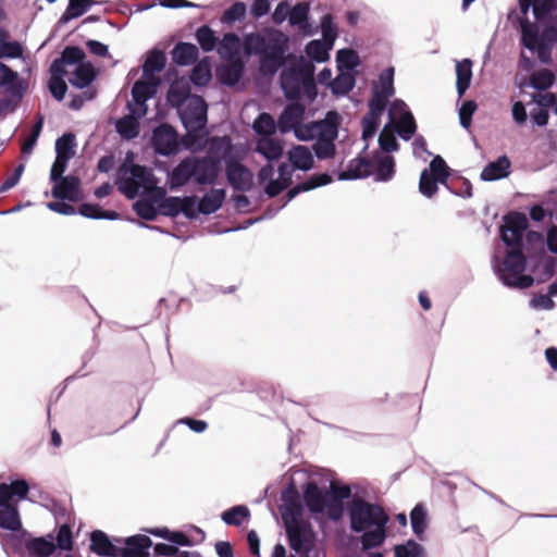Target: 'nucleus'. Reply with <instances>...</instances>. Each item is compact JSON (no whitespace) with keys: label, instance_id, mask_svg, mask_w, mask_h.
Listing matches in <instances>:
<instances>
[{"label":"nucleus","instance_id":"f257e3e1","mask_svg":"<svg viewBox=\"0 0 557 557\" xmlns=\"http://www.w3.org/2000/svg\"><path fill=\"white\" fill-rule=\"evenodd\" d=\"M347 512L350 530L361 533L363 550L377 548L385 542L389 517L381 505L354 496L348 503Z\"/></svg>","mask_w":557,"mask_h":557},{"label":"nucleus","instance_id":"f03ea898","mask_svg":"<svg viewBox=\"0 0 557 557\" xmlns=\"http://www.w3.org/2000/svg\"><path fill=\"white\" fill-rule=\"evenodd\" d=\"M288 37L273 29L265 34L249 33L244 37L243 49L246 55L259 58V73L273 76L285 63Z\"/></svg>","mask_w":557,"mask_h":557},{"label":"nucleus","instance_id":"7ed1b4c3","mask_svg":"<svg viewBox=\"0 0 557 557\" xmlns=\"http://www.w3.org/2000/svg\"><path fill=\"white\" fill-rule=\"evenodd\" d=\"M314 65L311 61L301 59L281 72L280 84L285 98L289 101L299 100L302 96L310 101L318 95L314 82Z\"/></svg>","mask_w":557,"mask_h":557},{"label":"nucleus","instance_id":"20e7f679","mask_svg":"<svg viewBox=\"0 0 557 557\" xmlns=\"http://www.w3.org/2000/svg\"><path fill=\"white\" fill-rule=\"evenodd\" d=\"M527 268V258L522 248H511L505 256L502 264L494 262V272L499 281L509 288L525 289L534 284V277L523 274Z\"/></svg>","mask_w":557,"mask_h":557},{"label":"nucleus","instance_id":"39448f33","mask_svg":"<svg viewBox=\"0 0 557 557\" xmlns=\"http://www.w3.org/2000/svg\"><path fill=\"white\" fill-rule=\"evenodd\" d=\"M521 44L531 52H536L542 63H549L552 60V46L557 42V27L546 26L542 33L535 24L529 20H520Z\"/></svg>","mask_w":557,"mask_h":557},{"label":"nucleus","instance_id":"423d86ee","mask_svg":"<svg viewBox=\"0 0 557 557\" xmlns=\"http://www.w3.org/2000/svg\"><path fill=\"white\" fill-rule=\"evenodd\" d=\"M450 169L441 156H435L428 169L421 172L419 181V191L428 198L437 193V184L444 185L447 189H453L449 184Z\"/></svg>","mask_w":557,"mask_h":557},{"label":"nucleus","instance_id":"0eeeda50","mask_svg":"<svg viewBox=\"0 0 557 557\" xmlns=\"http://www.w3.org/2000/svg\"><path fill=\"white\" fill-rule=\"evenodd\" d=\"M177 113L188 134L198 133L207 125L208 104L198 95L189 98V101Z\"/></svg>","mask_w":557,"mask_h":557},{"label":"nucleus","instance_id":"6e6552de","mask_svg":"<svg viewBox=\"0 0 557 557\" xmlns=\"http://www.w3.org/2000/svg\"><path fill=\"white\" fill-rule=\"evenodd\" d=\"M392 96L383 94L372 88L371 98L369 99L368 113L362 117V139L369 140L374 137L380 123L381 117L387 107V103Z\"/></svg>","mask_w":557,"mask_h":557},{"label":"nucleus","instance_id":"1a4fd4ad","mask_svg":"<svg viewBox=\"0 0 557 557\" xmlns=\"http://www.w3.org/2000/svg\"><path fill=\"white\" fill-rule=\"evenodd\" d=\"M388 119L403 140L408 141L413 137L417 131L416 120L404 100L395 99L391 102Z\"/></svg>","mask_w":557,"mask_h":557},{"label":"nucleus","instance_id":"9d476101","mask_svg":"<svg viewBox=\"0 0 557 557\" xmlns=\"http://www.w3.org/2000/svg\"><path fill=\"white\" fill-rule=\"evenodd\" d=\"M160 85L158 77H144L134 83L132 87V102H128L127 108L129 112L137 116H145L147 114L146 102L153 98Z\"/></svg>","mask_w":557,"mask_h":557},{"label":"nucleus","instance_id":"9b49d317","mask_svg":"<svg viewBox=\"0 0 557 557\" xmlns=\"http://www.w3.org/2000/svg\"><path fill=\"white\" fill-rule=\"evenodd\" d=\"M194 182L197 185H214L220 175L221 157L211 153L203 157L191 156Z\"/></svg>","mask_w":557,"mask_h":557},{"label":"nucleus","instance_id":"f8f14e48","mask_svg":"<svg viewBox=\"0 0 557 557\" xmlns=\"http://www.w3.org/2000/svg\"><path fill=\"white\" fill-rule=\"evenodd\" d=\"M151 144L157 154L174 156L180 148L178 134L172 125L162 123L152 131Z\"/></svg>","mask_w":557,"mask_h":557},{"label":"nucleus","instance_id":"ddd939ff","mask_svg":"<svg viewBox=\"0 0 557 557\" xmlns=\"http://www.w3.org/2000/svg\"><path fill=\"white\" fill-rule=\"evenodd\" d=\"M154 187V181L151 170L144 165L134 164L129 170V176L126 177L120 186V190L128 198L134 199L140 188L150 189Z\"/></svg>","mask_w":557,"mask_h":557},{"label":"nucleus","instance_id":"4468645a","mask_svg":"<svg viewBox=\"0 0 557 557\" xmlns=\"http://www.w3.org/2000/svg\"><path fill=\"white\" fill-rule=\"evenodd\" d=\"M286 534L290 548L307 557L312 547V530L310 524L294 519L290 522H286Z\"/></svg>","mask_w":557,"mask_h":557},{"label":"nucleus","instance_id":"2eb2a0df","mask_svg":"<svg viewBox=\"0 0 557 557\" xmlns=\"http://www.w3.org/2000/svg\"><path fill=\"white\" fill-rule=\"evenodd\" d=\"M226 180L228 184L238 191H248L253 184L251 171L237 160H226Z\"/></svg>","mask_w":557,"mask_h":557},{"label":"nucleus","instance_id":"dca6fc26","mask_svg":"<svg viewBox=\"0 0 557 557\" xmlns=\"http://www.w3.org/2000/svg\"><path fill=\"white\" fill-rule=\"evenodd\" d=\"M86 54L84 50L77 46H66L61 55L57 58L50 65V74H66V65H78L84 63Z\"/></svg>","mask_w":557,"mask_h":557},{"label":"nucleus","instance_id":"f3484780","mask_svg":"<svg viewBox=\"0 0 557 557\" xmlns=\"http://www.w3.org/2000/svg\"><path fill=\"white\" fill-rule=\"evenodd\" d=\"M245 62L243 59L227 61L226 64L220 65L215 75L218 81L227 87L236 86L244 76Z\"/></svg>","mask_w":557,"mask_h":557},{"label":"nucleus","instance_id":"a211bd4d","mask_svg":"<svg viewBox=\"0 0 557 557\" xmlns=\"http://www.w3.org/2000/svg\"><path fill=\"white\" fill-rule=\"evenodd\" d=\"M306 108L300 102H290L281 112L277 119V129L286 134L294 129L302 120Z\"/></svg>","mask_w":557,"mask_h":557},{"label":"nucleus","instance_id":"6ab92c4d","mask_svg":"<svg viewBox=\"0 0 557 557\" xmlns=\"http://www.w3.org/2000/svg\"><path fill=\"white\" fill-rule=\"evenodd\" d=\"M194 181L191 156L182 159L169 173L168 185L171 190L180 189Z\"/></svg>","mask_w":557,"mask_h":557},{"label":"nucleus","instance_id":"aec40b11","mask_svg":"<svg viewBox=\"0 0 557 557\" xmlns=\"http://www.w3.org/2000/svg\"><path fill=\"white\" fill-rule=\"evenodd\" d=\"M121 428L122 426L109 428L107 424V417L96 411L88 412L84 421L85 434L88 438L111 435Z\"/></svg>","mask_w":557,"mask_h":557},{"label":"nucleus","instance_id":"412c9836","mask_svg":"<svg viewBox=\"0 0 557 557\" xmlns=\"http://www.w3.org/2000/svg\"><path fill=\"white\" fill-rule=\"evenodd\" d=\"M336 136L337 128L334 125H327L326 129H321L318 140L312 147L314 156L319 160H325L335 154L334 140Z\"/></svg>","mask_w":557,"mask_h":557},{"label":"nucleus","instance_id":"4be33fe9","mask_svg":"<svg viewBox=\"0 0 557 557\" xmlns=\"http://www.w3.org/2000/svg\"><path fill=\"white\" fill-rule=\"evenodd\" d=\"M329 499V492L319 488L317 483L308 482L304 488V500L311 513H322Z\"/></svg>","mask_w":557,"mask_h":557},{"label":"nucleus","instance_id":"5701e85b","mask_svg":"<svg viewBox=\"0 0 557 557\" xmlns=\"http://www.w3.org/2000/svg\"><path fill=\"white\" fill-rule=\"evenodd\" d=\"M152 541L147 535H133L125 540V547L120 548L117 557H149L148 549Z\"/></svg>","mask_w":557,"mask_h":557},{"label":"nucleus","instance_id":"b1692460","mask_svg":"<svg viewBox=\"0 0 557 557\" xmlns=\"http://www.w3.org/2000/svg\"><path fill=\"white\" fill-rule=\"evenodd\" d=\"M0 87L5 88L10 95L17 99H21L26 90V85L18 78L17 72L2 62H0Z\"/></svg>","mask_w":557,"mask_h":557},{"label":"nucleus","instance_id":"393cba45","mask_svg":"<svg viewBox=\"0 0 557 557\" xmlns=\"http://www.w3.org/2000/svg\"><path fill=\"white\" fill-rule=\"evenodd\" d=\"M372 162L367 157H357L349 161L346 170L338 173L339 181L366 178L371 175Z\"/></svg>","mask_w":557,"mask_h":557},{"label":"nucleus","instance_id":"a878e982","mask_svg":"<svg viewBox=\"0 0 557 557\" xmlns=\"http://www.w3.org/2000/svg\"><path fill=\"white\" fill-rule=\"evenodd\" d=\"M90 549L101 557H117V553L120 552V547L114 545L109 536L100 530L91 532Z\"/></svg>","mask_w":557,"mask_h":557},{"label":"nucleus","instance_id":"bb28decb","mask_svg":"<svg viewBox=\"0 0 557 557\" xmlns=\"http://www.w3.org/2000/svg\"><path fill=\"white\" fill-rule=\"evenodd\" d=\"M25 549L32 557H50L57 549L53 536L32 537L25 541Z\"/></svg>","mask_w":557,"mask_h":557},{"label":"nucleus","instance_id":"cd10ccee","mask_svg":"<svg viewBox=\"0 0 557 557\" xmlns=\"http://www.w3.org/2000/svg\"><path fill=\"white\" fill-rule=\"evenodd\" d=\"M79 191V181L74 176H65L61 177L59 181L54 182V186L52 188V196L60 200H77Z\"/></svg>","mask_w":557,"mask_h":557},{"label":"nucleus","instance_id":"c85d7f7f","mask_svg":"<svg viewBox=\"0 0 557 557\" xmlns=\"http://www.w3.org/2000/svg\"><path fill=\"white\" fill-rule=\"evenodd\" d=\"M309 12H310V3L306 1H301L296 3L289 13V24L292 26H297L299 29L308 36L314 34V30L311 28L309 24Z\"/></svg>","mask_w":557,"mask_h":557},{"label":"nucleus","instance_id":"c756f323","mask_svg":"<svg viewBox=\"0 0 557 557\" xmlns=\"http://www.w3.org/2000/svg\"><path fill=\"white\" fill-rule=\"evenodd\" d=\"M75 146V135L72 133H65L57 139L55 152L61 171H65L67 162L74 157Z\"/></svg>","mask_w":557,"mask_h":557},{"label":"nucleus","instance_id":"7c9ffc66","mask_svg":"<svg viewBox=\"0 0 557 557\" xmlns=\"http://www.w3.org/2000/svg\"><path fill=\"white\" fill-rule=\"evenodd\" d=\"M510 161L506 156L497 158L495 161L490 162L482 170L480 177L482 181L492 182L508 176Z\"/></svg>","mask_w":557,"mask_h":557},{"label":"nucleus","instance_id":"2f4dec72","mask_svg":"<svg viewBox=\"0 0 557 557\" xmlns=\"http://www.w3.org/2000/svg\"><path fill=\"white\" fill-rule=\"evenodd\" d=\"M240 48L242 42L238 35L235 33H226L219 42L218 53L226 61L242 59L239 57Z\"/></svg>","mask_w":557,"mask_h":557},{"label":"nucleus","instance_id":"473e14b6","mask_svg":"<svg viewBox=\"0 0 557 557\" xmlns=\"http://www.w3.org/2000/svg\"><path fill=\"white\" fill-rule=\"evenodd\" d=\"M199 57V50L196 45L190 42H178L172 50L173 61L181 66L194 64Z\"/></svg>","mask_w":557,"mask_h":557},{"label":"nucleus","instance_id":"72a5a7b5","mask_svg":"<svg viewBox=\"0 0 557 557\" xmlns=\"http://www.w3.org/2000/svg\"><path fill=\"white\" fill-rule=\"evenodd\" d=\"M224 199V189H211L201 197L197 205V210L201 214H212L222 207Z\"/></svg>","mask_w":557,"mask_h":557},{"label":"nucleus","instance_id":"f704fd0d","mask_svg":"<svg viewBox=\"0 0 557 557\" xmlns=\"http://www.w3.org/2000/svg\"><path fill=\"white\" fill-rule=\"evenodd\" d=\"M456 89L459 98H461L467 89L470 87L472 78V61L470 59H463L456 63Z\"/></svg>","mask_w":557,"mask_h":557},{"label":"nucleus","instance_id":"c9c22d12","mask_svg":"<svg viewBox=\"0 0 557 557\" xmlns=\"http://www.w3.org/2000/svg\"><path fill=\"white\" fill-rule=\"evenodd\" d=\"M256 151L269 161L278 160L283 154L281 140L271 137H262L258 140Z\"/></svg>","mask_w":557,"mask_h":557},{"label":"nucleus","instance_id":"e433bc0d","mask_svg":"<svg viewBox=\"0 0 557 557\" xmlns=\"http://www.w3.org/2000/svg\"><path fill=\"white\" fill-rule=\"evenodd\" d=\"M143 116H137L136 114L129 112L128 115H125L119 119L115 123L116 132L124 139L131 140L136 138L139 135V122L138 120Z\"/></svg>","mask_w":557,"mask_h":557},{"label":"nucleus","instance_id":"4c0bfd02","mask_svg":"<svg viewBox=\"0 0 557 557\" xmlns=\"http://www.w3.org/2000/svg\"><path fill=\"white\" fill-rule=\"evenodd\" d=\"M95 3V0H69L67 8L58 21L59 26L67 24L70 21L82 16Z\"/></svg>","mask_w":557,"mask_h":557},{"label":"nucleus","instance_id":"58836bf2","mask_svg":"<svg viewBox=\"0 0 557 557\" xmlns=\"http://www.w3.org/2000/svg\"><path fill=\"white\" fill-rule=\"evenodd\" d=\"M166 64L165 54L159 49H152L147 53L143 64L144 77H156L154 73L161 72Z\"/></svg>","mask_w":557,"mask_h":557},{"label":"nucleus","instance_id":"ea45409f","mask_svg":"<svg viewBox=\"0 0 557 557\" xmlns=\"http://www.w3.org/2000/svg\"><path fill=\"white\" fill-rule=\"evenodd\" d=\"M96 78V72L91 63L85 62L76 66L72 77L69 79L70 84L76 88L83 89L91 84Z\"/></svg>","mask_w":557,"mask_h":557},{"label":"nucleus","instance_id":"a19ab883","mask_svg":"<svg viewBox=\"0 0 557 557\" xmlns=\"http://www.w3.org/2000/svg\"><path fill=\"white\" fill-rule=\"evenodd\" d=\"M333 45L324 39H314L306 45L305 51L312 61L323 63L330 59V50H332Z\"/></svg>","mask_w":557,"mask_h":557},{"label":"nucleus","instance_id":"79ce46f5","mask_svg":"<svg viewBox=\"0 0 557 557\" xmlns=\"http://www.w3.org/2000/svg\"><path fill=\"white\" fill-rule=\"evenodd\" d=\"M292 166L301 171H309L313 165L311 151L305 146H296L288 152Z\"/></svg>","mask_w":557,"mask_h":557},{"label":"nucleus","instance_id":"37998d69","mask_svg":"<svg viewBox=\"0 0 557 557\" xmlns=\"http://www.w3.org/2000/svg\"><path fill=\"white\" fill-rule=\"evenodd\" d=\"M356 85L355 74L338 71L337 76L329 83V87L335 96H346Z\"/></svg>","mask_w":557,"mask_h":557},{"label":"nucleus","instance_id":"c03bdc74","mask_svg":"<svg viewBox=\"0 0 557 557\" xmlns=\"http://www.w3.org/2000/svg\"><path fill=\"white\" fill-rule=\"evenodd\" d=\"M195 95L190 94V88L184 84H172L168 91V101L177 112L189 101Z\"/></svg>","mask_w":557,"mask_h":557},{"label":"nucleus","instance_id":"a18cd8bd","mask_svg":"<svg viewBox=\"0 0 557 557\" xmlns=\"http://www.w3.org/2000/svg\"><path fill=\"white\" fill-rule=\"evenodd\" d=\"M0 528L13 532L22 529V522L16 506H0Z\"/></svg>","mask_w":557,"mask_h":557},{"label":"nucleus","instance_id":"49530a36","mask_svg":"<svg viewBox=\"0 0 557 557\" xmlns=\"http://www.w3.org/2000/svg\"><path fill=\"white\" fill-rule=\"evenodd\" d=\"M337 70L342 72H350L355 74V70L360 64L358 53L349 48L339 49L336 53Z\"/></svg>","mask_w":557,"mask_h":557},{"label":"nucleus","instance_id":"de8ad7c7","mask_svg":"<svg viewBox=\"0 0 557 557\" xmlns=\"http://www.w3.org/2000/svg\"><path fill=\"white\" fill-rule=\"evenodd\" d=\"M376 170L374 174L375 182H389L395 175V160L392 156H375Z\"/></svg>","mask_w":557,"mask_h":557},{"label":"nucleus","instance_id":"09e8293b","mask_svg":"<svg viewBox=\"0 0 557 557\" xmlns=\"http://www.w3.org/2000/svg\"><path fill=\"white\" fill-rule=\"evenodd\" d=\"M252 128L256 134L270 137L276 132L277 123L270 113L262 112L255 119Z\"/></svg>","mask_w":557,"mask_h":557},{"label":"nucleus","instance_id":"8fccbe9b","mask_svg":"<svg viewBox=\"0 0 557 557\" xmlns=\"http://www.w3.org/2000/svg\"><path fill=\"white\" fill-rule=\"evenodd\" d=\"M250 517V511L245 505L234 506L222 512L221 518L227 525L238 527Z\"/></svg>","mask_w":557,"mask_h":557},{"label":"nucleus","instance_id":"3c124183","mask_svg":"<svg viewBox=\"0 0 557 557\" xmlns=\"http://www.w3.org/2000/svg\"><path fill=\"white\" fill-rule=\"evenodd\" d=\"M327 125L329 124L324 122H312L309 124L299 123L293 131L299 140L307 141L313 139L317 134L320 135L321 129H326Z\"/></svg>","mask_w":557,"mask_h":557},{"label":"nucleus","instance_id":"603ef678","mask_svg":"<svg viewBox=\"0 0 557 557\" xmlns=\"http://www.w3.org/2000/svg\"><path fill=\"white\" fill-rule=\"evenodd\" d=\"M195 37L205 52H211L216 47L218 38L209 25H202L197 28Z\"/></svg>","mask_w":557,"mask_h":557},{"label":"nucleus","instance_id":"864d4df0","mask_svg":"<svg viewBox=\"0 0 557 557\" xmlns=\"http://www.w3.org/2000/svg\"><path fill=\"white\" fill-rule=\"evenodd\" d=\"M412 532L420 539H423L426 529V511L423 505L418 504L410 512Z\"/></svg>","mask_w":557,"mask_h":557},{"label":"nucleus","instance_id":"5fc2aeb1","mask_svg":"<svg viewBox=\"0 0 557 557\" xmlns=\"http://www.w3.org/2000/svg\"><path fill=\"white\" fill-rule=\"evenodd\" d=\"M394 75L393 66L384 69L379 75V83H374L372 88L393 97L395 95Z\"/></svg>","mask_w":557,"mask_h":557},{"label":"nucleus","instance_id":"6e6d98bb","mask_svg":"<svg viewBox=\"0 0 557 557\" xmlns=\"http://www.w3.org/2000/svg\"><path fill=\"white\" fill-rule=\"evenodd\" d=\"M148 533L169 540L171 543H173L175 546H191L193 543L190 539L183 532L176 531V532H170L168 529H149L147 530Z\"/></svg>","mask_w":557,"mask_h":557},{"label":"nucleus","instance_id":"4d7b16f0","mask_svg":"<svg viewBox=\"0 0 557 557\" xmlns=\"http://www.w3.org/2000/svg\"><path fill=\"white\" fill-rule=\"evenodd\" d=\"M394 553L398 557H428L425 548L413 540L395 546Z\"/></svg>","mask_w":557,"mask_h":557},{"label":"nucleus","instance_id":"13d9d810","mask_svg":"<svg viewBox=\"0 0 557 557\" xmlns=\"http://www.w3.org/2000/svg\"><path fill=\"white\" fill-rule=\"evenodd\" d=\"M333 181L332 176L329 173H319L313 174L308 177L306 181L298 183L297 186L300 193L309 191L314 188L325 186Z\"/></svg>","mask_w":557,"mask_h":557},{"label":"nucleus","instance_id":"bf43d9fd","mask_svg":"<svg viewBox=\"0 0 557 557\" xmlns=\"http://www.w3.org/2000/svg\"><path fill=\"white\" fill-rule=\"evenodd\" d=\"M555 76L548 70L534 73L530 78V85L536 90H546L553 86Z\"/></svg>","mask_w":557,"mask_h":557},{"label":"nucleus","instance_id":"052dcab7","mask_svg":"<svg viewBox=\"0 0 557 557\" xmlns=\"http://www.w3.org/2000/svg\"><path fill=\"white\" fill-rule=\"evenodd\" d=\"M65 74H51V77L49 79V90L51 96L58 100L61 101L64 99L67 86L65 81L63 79Z\"/></svg>","mask_w":557,"mask_h":557},{"label":"nucleus","instance_id":"680f3d73","mask_svg":"<svg viewBox=\"0 0 557 557\" xmlns=\"http://www.w3.org/2000/svg\"><path fill=\"white\" fill-rule=\"evenodd\" d=\"M182 197L171 196L159 203L161 213L165 216L175 218L181 214Z\"/></svg>","mask_w":557,"mask_h":557},{"label":"nucleus","instance_id":"e2e57ef3","mask_svg":"<svg viewBox=\"0 0 557 557\" xmlns=\"http://www.w3.org/2000/svg\"><path fill=\"white\" fill-rule=\"evenodd\" d=\"M533 14L535 20L542 21L547 18L556 9V0H532Z\"/></svg>","mask_w":557,"mask_h":557},{"label":"nucleus","instance_id":"0e129e2a","mask_svg":"<svg viewBox=\"0 0 557 557\" xmlns=\"http://www.w3.org/2000/svg\"><path fill=\"white\" fill-rule=\"evenodd\" d=\"M133 208L136 214L146 221H153L158 215L153 202L144 199L136 201Z\"/></svg>","mask_w":557,"mask_h":557},{"label":"nucleus","instance_id":"69168bd1","mask_svg":"<svg viewBox=\"0 0 557 557\" xmlns=\"http://www.w3.org/2000/svg\"><path fill=\"white\" fill-rule=\"evenodd\" d=\"M523 234L524 233L512 228L500 227V238L503 243L510 248H522Z\"/></svg>","mask_w":557,"mask_h":557},{"label":"nucleus","instance_id":"338daca9","mask_svg":"<svg viewBox=\"0 0 557 557\" xmlns=\"http://www.w3.org/2000/svg\"><path fill=\"white\" fill-rule=\"evenodd\" d=\"M211 77L212 75L210 67L202 63L195 65L190 73V81L199 87L206 86Z\"/></svg>","mask_w":557,"mask_h":557},{"label":"nucleus","instance_id":"774afa93","mask_svg":"<svg viewBox=\"0 0 557 557\" xmlns=\"http://www.w3.org/2000/svg\"><path fill=\"white\" fill-rule=\"evenodd\" d=\"M380 148L385 152L397 151L399 144L392 131H388V125H385L379 136Z\"/></svg>","mask_w":557,"mask_h":557}]
</instances>
